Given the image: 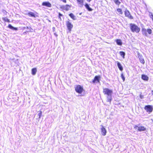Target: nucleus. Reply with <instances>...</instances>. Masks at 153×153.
<instances>
[{
  "mask_svg": "<svg viewBox=\"0 0 153 153\" xmlns=\"http://www.w3.org/2000/svg\"><path fill=\"white\" fill-rule=\"evenodd\" d=\"M138 57L139 58L140 62L144 64L145 63V61L144 59L142 58V56H140V55H138Z\"/></svg>",
  "mask_w": 153,
  "mask_h": 153,
  "instance_id": "11",
  "label": "nucleus"
},
{
  "mask_svg": "<svg viewBox=\"0 0 153 153\" xmlns=\"http://www.w3.org/2000/svg\"><path fill=\"white\" fill-rule=\"evenodd\" d=\"M116 42L117 44L119 45H122V42L120 39H117Z\"/></svg>",
  "mask_w": 153,
  "mask_h": 153,
  "instance_id": "21",
  "label": "nucleus"
},
{
  "mask_svg": "<svg viewBox=\"0 0 153 153\" xmlns=\"http://www.w3.org/2000/svg\"><path fill=\"white\" fill-rule=\"evenodd\" d=\"M37 72V70L36 68H34L32 69L31 70V73L33 75H35L36 74V72Z\"/></svg>",
  "mask_w": 153,
  "mask_h": 153,
  "instance_id": "16",
  "label": "nucleus"
},
{
  "mask_svg": "<svg viewBox=\"0 0 153 153\" xmlns=\"http://www.w3.org/2000/svg\"><path fill=\"white\" fill-rule=\"evenodd\" d=\"M88 1L90 2L91 0H87Z\"/></svg>",
  "mask_w": 153,
  "mask_h": 153,
  "instance_id": "35",
  "label": "nucleus"
},
{
  "mask_svg": "<svg viewBox=\"0 0 153 153\" xmlns=\"http://www.w3.org/2000/svg\"><path fill=\"white\" fill-rule=\"evenodd\" d=\"M42 5L48 7H51V4L48 1L43 2L42 3Z\"/></svg>",
  "mask_w": 153,
  "mask_h": 153,
  "instance_id": "9",
  "label": "nucleus"
},
{
  "mask_svg": "<svg viewBox=\"0 0 153 153\" xmlns=\"http://www.w3.org/2000/svg\"><path fill=\"white\" fill-rule=\"evenodd\" d=\"M145 109L148 112H151L152 111L153 108L151 105H147L145 106Z\"/></svg>",
  "mask_w": 153,
  "mask_h": 153,
  "instance_id": "7",
  "label": "nucleus"
},
{
  "mask_svg": "<svg viewBox=\"0 0 153 153\" xmlns=\"http://www.w3.org/2000/svg\"><path fill=\"white\" fill-rule=\"evenodd\" d=\"M42 111H40V112L38 114V115L39 116V118H40V117L42 115Z\"/></svg>",
  "mask_w": 153,
  "mask_h": 153,
  "instance_id": "29",
  "label": "nucleus"
},
{
  "mask_svg": "<svg viewBox=\"0 0 153 153\" xmlns=\"http://www.w3.org/2000/svg\"><path fill=\"white\" fill-rule=\"evenodd\" d=\"M96 81H97L98 82H99L100 80V76H96Z\"/></svg>",
  "mask_w": 153,
  "mask_h": 153,
  "instance_id": "27",
  "label": "nucleus"
},
{
  "mask_svg": "<svg viewBox=\"0 0 153 153\" xmlns=\"http://www.w3.org/2000/svg\"><path fill=\"white\" fill-rule=\"evenodd\" d=\"M125 14L126 16L128 17V18L131 19H133V17L130 15L129 11H128V10H126Z\"/></svg>",
  "mask_w": 153,
  "mask_h": 153,
  "instance_id": "8",
  "label": "nucleus"
},
{
  "mask_svg": "<svg viewBox=\"0 0 153 153\" xmlns=\"http://www.w3.org/2000/svg\"><path fill=\"white\" fill-rule=\"evenodd\" d=\"M53 30H55V27H53Z\"/></svg>",
  "mask_w": 153,
  "mask_h": 153,
  "instance_id": "36",
  "label": "nucleus"
},
{
  "mask_svg": "<svg viewBox=\"0 0 153 153\" xmlns=\"http://www.w3.org/2000/svg\"><path fill=\"white\" fill-rule=\"evenodd\" d=\"M95 81H96V76H95V77H94V79L92 81V82L93 83H94Z\"/></svg>",
  "mask_w": 153,
  "mask_h": 153,
  "instance_id": "33",
  "label": "nucleus"
},
{
  "mask_svg": "<svg viewBox=\"0 0 153 153\" xmlns=\"http://www.w3.org/2000/svg\"><path fill=\"white\" fill-rule=\"evenodd\" d=\"M120 55L123 58H125V53L123 51H120Z\"/></svg>",
  "mask_w": 153,
  "mask_h": 153,
  "instance_id": "24",
  "label": "nucleus"
},
{
  "mask_svg": "<svg viewBox=\"0 0 153 153\" xmlns=\"http://www.w3.org/2000/svg\"><path fill=\"white\" fill-rule=\"evenodd\" d=\"M85 6L88 11H91L92 10V9L89 7L88 5L87 4H85Z\"/></svg>",
  "mask_w": 153,
  "mask_h": 153,
  "instance_id": "20",
  "label": "nucleus"
},
{
  "mask_svg": "<svg viewBox=\"0 0 153 153\" xmlns=\"http://www.w3.org/2000/svg\"><path fill=\"white\" fill-rule=\"evenodd\" d=\"M117 10L119 13V14L122 15L123 14V11L121 9L118 8L117 9Z\"/></svg>",
  "mask_w": 153,
  "mask_h": 153,
  "instance_id": "22",
  "label": "nucleus"
},
{
  "mask_svg": "<svg viewBox=\"0 0 153 153\" xmlns=\"http://www.w3.org/2000/svg\"><path fill=\"white\" fill-rule=\"evenodd\" d=\"M139 128V127H138L136 125L134 127V128L136 130H137L138 131V128Z\"/></svg>",
  "mask_w": 153,
  "mask_h": 153,
  "instance_id": "30",
  "label": "nucleus"
},
{
  "mask_svg": "<svg viewBox=\"0 0 153 153\" xmlns=\"http://www.w3.org/2000/svg\"><path fill=\"white\" fill-rule=\"evenodd\" d=\"M140 97L141 99H143V96L140 94Z\"/></svg>",
  "mask_w": 153,
  "mask_h": 153,
  "instance_id": "32",
  "label": "nucleus"
},
{
  "mask_svg": "<svg viewBox=\"0 0 153 153\" xmlns=\"http://www.w3.org/2000/svg\"><path fill=\"white\" fill-rule=\"evenodd\" d=\"M101 134L102 135L104 136H105L106 133V130L103 126H102V128H101Z\"/></svg>",
  "mask_w": 153,
  "mask_h": 153,
  "instance_id": "10",
  "label": "nucleus"
},
{
  "mask_svg": "<svg viewBox=\"0 0 153 153\" xmlns=\"http://www.w3.org/2000/svg\"><path fill=\"white\" fill-rule=\"evenodd\" d=\"M27 15L29 16L33 17H36V15L33 13L30 12L28 13Z\"/></svg>",
  "mask_w": 153,
  "mask_h": 153,
  "instance_id": "13",
  "label": "nucleus"
},
{
  "mask_svg": "<svg viewBox=\"0 0 153 153\" xmlns=\"http://www.w3.org/2000/svg\"><path fill=\"white\" fill-rule=\"evenodd\" d=\"M4 22H10V20L7 19L6 17H3L2 18Z\"/></svg>",
  "mask_w": 153,
  "mask_h": 153,
  "instance_id": "23",
  "label": "nucleus"
},
{
  "mask_svg": "<svg viewBox=\"0 0 153 153\" xmlns=\"http://www.w3.org/2000/svg\"><path fill=\"white\" fill-rule=\"evenodd\" d=\"M74 88L76 92L79 94H81L84 91L83 87L79 85H76Z\"/></svg>",
  "mask_w": 153,
  "mask_h": 153,
  "instance_id": "2",
  "label": "nucleus"
},
{
  "mask_svg": "<svg viewBox=\"0 0 153 153\" xmlns=\"http://www.w3.org/2000/svg\"><path fill=\"white\" fill-rule=\"evenodd\" d=\"M150 17L152 19V20L153 21V14L152 13H150Z\"/></svg>",
  "mask_w": 153,
  "mask_h": 153,
  "instance_id": "31",
  "label": "nucleus"
},
{
  "mask_svg": "<svg viewBox=\"0 0 153 153\" xmlns=\"http://www.w3.org/2000/svg\"><path fill=\"white\" fill-rule=\"evenodd\" d=\"M142 34L146 36H147V33L149 34H151L152 33V30L150 29H146L143 28L142 29Z\"/></svg>",
  "mask_w": 153,
  "mask_h": 153,
  "instance_id": "4",
  "label": "nucleus"
},
{
  "mask_svg": "<svg viewBox=\"0 0 153 153\" xmlns=\"http://www.w3.org/2000/svg\"><path fill=\"white\" fill-rule=\"evenodd\" d=\"M142 78L144 80L148 81L149 79L148 77L146 75H142Z\"/></svg>",
  "mask_w": 153,
  "mask_h": 153,
  "instance_id": "15",
  "label": "nucleus"
},
{
  "mask_svg": "<svg viewBox=\"0 0 153 153\" xmlns=\"http://www.w3.org/2000/svg\"><path fill=\"white\" fill-rule=\"evenodd\" d=\"M58 14H59V15H58L59 19V20L60 21H61L62 20V19L61 18V16H63V15H62V14H61L60 13H58Z\"/></svg>",
  "mask_w": 153,
  "mask_h": 153,
  "instance_id": "26",
  "label": "nucleus"
},
{
  "mask_svg": "<svg viewBox=\"0 0 153 153\" xmlns=\"http://www.w3.org/2000/svg\"><path fill=\"white\" fill-rule=\"evenodd\" d=\"M69 16L73 20L76 19V17L72 13H70L69 14Z\"/></svg>",
  "mask_w": 153,
  "mask_h": 153,
  "instance_id": "17",
  "label": "nucleus"
},
{
  "mask_svg": "<svg viewBox=\"0 0 153 153\" xmlns=\"http://www.w3.org/2000/svg\"><path fill=\"white\" fill-rule=\"evenodd\" d=\"M131 29L132 32H135L136 33H138L140 30L139 28L137 26L134 24L131 25Z\"/></svg>",
  "mask_w": 153,
  "mask_h": 153,
  "instance_id": "3",
  "label": "nucleus"
},
{
  "mask_svg": "<svg viewBox=\"0 0 153 153\" xmlns=\"http://www.w3.org/2000/svg\"><path fill=\"white\" fill-rule=\"evenodd\" d=\"M71 6L68 4L61 6L60 8L62 10L68 11L70 9Z\"/></svg>",
  "mask_w": 153,
  "mask_h": 153,
  "instance_id": "5",
  "label": "nucleus"
},
{
  "mask_svg": "<svg viewBox=\"0 0 153 153\" xmlns=\"http://www.w3.org/2000/svg\"><path fill=\"white\" fill-rule=\"evenodd\" d=\"M121 77L122 78V79H123V81H124L125 80V78L123 74H121Z\"/></svg>",
  "mask_w": 153,
  "mask_h": 153,
  "instance_id": "28",
  "label": "nucleus"
},
{
  "mask_svg": "<svg viewBox=\"0 0 153 153\" xmlns=\"http://www.w3.org/2000/svg\"><path fill=\"white\" fill-rule=\"evenodd\" d=\"M66 25L68 30L69 31H71L73 27V24L69 21H68L66 22Z\"/></svg>",
  "mask_w": 153,
  "mask_h": 153,
  "instance_id": "6",
  "label": "nucleus"
},
{
  "mask_svg": "<svg viewBox=\"0 0 153 153\" xmlns=\"http://www.w3.org/2000/svg\"><path fill=\"white\" fill-rule=\"evenodd\" d=\"M146 130V128L143 126L139 127L138 128V131H145Z\"/></svg>",
  "mask_w": 153,
  "mask_h": 153,
  "instance_id": "19",
  "label": "nucleus"
},
{
  "mask_svg": "<svg viewBox=\"0 0 153 153\" xmlns=\"http://www.w3.org/2000/svg\"><path fill=\"white\" fill-rule=\"evenodd\" d=\"M151 93H152V95H153V91H151Z\"/></svg>",
  "mask_w": 153,
  "mask_h": 153,
  "instance_id": "34",
  "label": "nucleus"
},
{
  "mask_svg": "<svg viewBox=\"0 0 153 153\" xmlns=\"http://www.w3.org/2000/svg\"><path fill=\"white\" fill-rule=\"evenodd\" d=\"M77 3L81 6H83L84 4V0H76Z\"/></svg>",
  "mask_w": 153,
  "mask_h": 153,
  "instance_id": "14",
  "label": "nucleus"
},
{
  "mask_svg": "<svg viewBox=\"0 0 153 153\" xmlns=\"http://www.w3.org/2000/svg\"><path fill=\"white\" fill-rule=\"evenodd\" d=\"M116 62L117 63V65L118 66V68L121 71H122L123 70V67L118 62Z\"/></svg>",
  "mask_w": 153,
  "mask_h": 153,
  "instance_id": "12",
  "label": "nucleus"
},
{
  "mask_svg": "<svg viewBox=\"0 0 153 153\" xmlns=\"http://www.w3.org/2000/svg\"><path fill=\"white\" fill-rule=\"evenodd\" d=\"M114 2L117 5H119L120 2L118 0H114Z\"/></svg>",
  "mask_w": 153,
  "mask_h": 153,
  "instance_id": "25",
  "label": "nucleus"
},
{
  "mask_svg": "<svg viewBox=\"0 0 153 153\" xmlns=\"http://www.w3.org/2000/svg\"><path fill=\"white\" fill-rule=\"evenodd\" d=\"M82 14V13H79V14L80 15H81Z\"/></svg>",
  "mask_w": 153,
  "mask_h": 153,
  "instance_id": "37",
  "label": "nucleus"
},
{
  "mask_svg": "<svg viewBox=\"0 0 153 153\" xmlns=\"http://www.w3.org/2000/svg\"><path fill=\"white\" fill-rule=\"evenodd\" d=\"M103 93L108 96L107 101L110 102L111 100V95L112 93V91L108 88H105L103 89Z\"/></svg>",
  "mask_w": 153,
  "mask_h": 153,
  "instance_id": "1",
  "label": "nucleus"
},
{
  "mask_svg": "<svg viewBox=\"0 0 153 153\" xmlns=\"http://www.w3.org/2000/svg\"><path fill=\"white\" fill-rule=\"evenodd\" d=\"M8 27L11 29L15 30H17L18 28L17 27H13L10 24H9L8 26Z\"/></svg>",
  "mask_w": 153,
  "mask_h": 153,
  "instance_id": "18",
  "label": "nucleus"
}]
</instances>
